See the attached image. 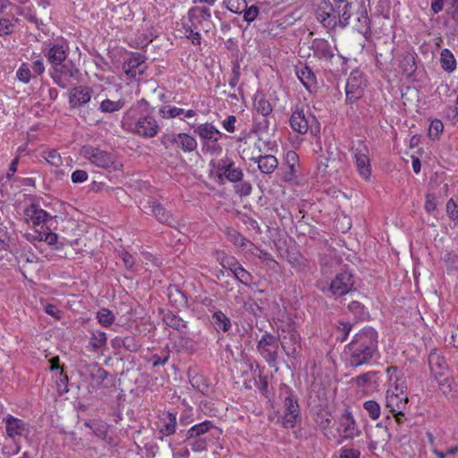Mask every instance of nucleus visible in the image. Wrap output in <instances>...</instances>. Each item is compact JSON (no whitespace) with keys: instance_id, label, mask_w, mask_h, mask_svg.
<instances>
[{"instance_id":"1","label":"nucleus","mask_w":458,"mask_h":458,"mask_svg":"<svg viewBox=\"0 0 458 458\" xmlns=\"http://www.w3.org/2000/svg\"><path fill=\"white\" fill-rule=\"evenodd\" d=\"M377 331L367 327L354 335L345 346V353L352 367H360L370 362L378 349Z\"/></svg>"},{"instance_id":"2","label":"nucleus","mask_w":458,"mask_h":458,"mask_svg":"<svg viewBox=\"0 0 458 458\" xmlns=\"http://www.w3.org/2000/svg\"><path fill=\"white\" fill-rule=\"evenodd\" d=\"M122 128L144 139L156 137L161 126L154 114L138 112L137 108L128 109L122 118Z\"/></svg>"},{"instance_id":"3","label":"nucleus","mask_w":458,"mask_h":458,"mask_svg":"<svg viewBox=\"0 0 458 458\" xmlns=\"http://www.w3.org/2000/svg\"><path fill=\"white\" fill-rule=\"evenodd\" d=\"M222 431L212 421L205 420L196 424L188 429L185 441L195 453H200L208 449V445L214 439H218Z\"/></svg>"},{"instance_id":"4","label":"nucleus","mask_w":458,"mask_h":458,"mask_svg":"<svg viewBox=\"0 0 458 458\" xmlns=\"http://www.w3.org/2000/svg\"><path fill=\"white\" fill-rule=\"evenodd\" d=\"M279 398L283 402L284 414L281 423L287 429L293 428L301 420V409L297 395L286 384L279 386Z\"/></svg>"},{"instance_id":"5","label":"nucleus","mask_w":458,"mask_h":458,"mask_svg":"<svg viewBox=\"0 0 458 458\" xmlns=\"http://www.w3.org/2000/svg\"><path fill=\"white\" fill-rule=\"evenodd\" d=\"M81 155L99 168L109 172L122 170L123 164L117 160L116 155L113 152L89 145L82 148Z\"/></svg>"},{"instance_id":"6","label":"nucleus","mask_w":458,"mask_h":458,"mask_svg":"<svg viewBox=\"0 0 458 458\" xmlns=\"http://www.w3.org/2000/svg\"><path fill=\"white\" fill-rule=\"evenodd\" d=\"M49 75L54 82L62 89H67L78 83L81 79L80 69L72 60H66L49 69Z\"/></svg>"},{"instance_id":"7","label":"nucleus","mask_w":458,"mask_h":458,"mask_svg":"<svg viewBox=\"0 0 458 458\" xmlns=\"http://www.w3.org/2000/svg\"><path fill=\"white\" fill-rule=\"evenodd\" d=\"M289 123L293 131L300 134H306L310 131L311 135L317 137L320 133V125L317 118L303 107L296 106Z\"/></svg>"},{"instance_id":"8","label":"nucleus","mask_w":458,"mask_h":458,"mask_svg":"<svg viewBox=\"0 0 458 458\" xmlns=\"http://www.w3.org/2000/svg\"><path fill=\"white\" fill-rule=\"evenodd\" d=\"M278 348V338L268 332H265L257 344V350L259 353L265 359L270 367L276 366Z\"/></svg>"},{"instance_id":"9","label":"nucleus","mask_w":458,"mask_h":458,"mask_svg":"<svg viewBox=\"0 0 458 458\" xmlns=\"http://www.w3.org/2000/svg\"><path fill=\"white\" fill-rule=\"evenodd\" d=\"M365 86L366 80L362 72L360 70L352 71L345 86L346 103L352 105L359 100L363 96Z\"/></svg>"},{"instance_id":"10","label":"nucleus","mask_w":458,"mask_h":458,"mask_svg":"<svg viewBox=\"0 0 458 458\" xmlns=\"http://www.w3.org/2000/svg\"><path fill=\"white\" fill-rule=\"evenodd\" d=\"M338 0L332 4L329 0H322L316 11L317 20L327 29H335L338 26L337 8Z\"/></svg>"},{"instance_id":"11","label":"nucleus","mask_w":458,"mask_h":458,"mask_svg":"<svg viewBox=\"0 0 458 458\" xmlns=\"http://www.w3.org/2000/svg\"><path fill=\"white\" fill-rule=\"evenodd\" d=\"M216 169V176L223 180L225 178L231 182H239L243 177L242 170L235 166L234 162L228 157L219 159L216 164L213 161L210 163Z\"/></svg>"},{"instance_id":"12","label":"nucleus","mask_w":458,"mask_h":458,"mask_svg":"<svg viewBox=\"0 0 458 458\" xmlns=\"http://www.w3.org/2000/svg\"><path fill=\"white\" fill-rule=\"evenodd\" d=\"M146 59L145 55L141 53H131L123 64V70L127 77L134 81H140L147 69Z\"/></svg>"},{"instance_id":"13","label":"nucleus","mask_w":458,"mask_h":458,"mask_svg":"<svg viewBox=\"0 0 458 458\" xmlns=\"http://www.w3.org/2000/svg\"><path fill=\"white\" fill-rule=\"evenodd\" d=\"M353 275L350 271L344 270L338 273L332 280L329 291L334 296L341 297L351 292L353 288Z\"/></svg>"},{"instance_id":"14","label":"nucleus","mask_w":458,"mask_h":458,"mask_svg":"<svg viewBox=\"0 0 458 458\" xmlns=\"http://www.w3.org/2000/svg\"><path fill=\"white\" fill-rule=\"evenodd\" d=\"M278 342L289 358L295 359L297 357L301 347V338L295 328H290L284 335H280Z\"/></svg>"},{"instance_id":"15","label":"nucleus","mask_w":458,"mask_h":458,"mask_svg":"<svg viewBox=\"0 0 458 458\" xmlns=\"http://www.w3.org/2000/svg\"><path fill=\"white\" fill-rule=\"evenodd\" d=\"M69 45L66 40L60 39L49 44V47L44 52L51 67L68 60Z\"/></svg>"},{"instance_id":"16","label":"nucleus","mask_w":458,"mask_h":458,"mask_svg":"<svg viewBox=\"0 0 458 458\" xmlns=\"http://www.w3.org/2000/svg\"><path fill=\"white\" fill-rule=\"evenodd\" d=\"M5 423V430L8 437L15 440L16 437H28L30 433V425L21 419L8 414L3 420Z\"/></svg>"},{"instance_id":"17","label":"nucleus","mask_w":458,"mask_h":458,"mask_svg":"<svg viewBox=\"0 0 458 458\" xmlns=\"http://www.w3.org/2000/svg\"><path fill=\"white\" fill-rule=\"evenodd\" d=\"M188 18L194 29H205L208 31L211 25V12L208 7L196 6L188 12Z\"/></svg>"},{"instance_id":"18","label":"nucleus","mask_w":458,"mask_h":458,"mask_svg":"<svg viewBox=\"0 0 458 458\" xmlns=\"http://www.w3.org/2000/svg\"><path fill=\"white\" fill-rule=\"evenodd\" d=\"M428 365L430 372L439 386H445L443 383L446 380L448 373L447 364L444 357L436 352H432L428 355Z\"/></svg>"},{"instance_id":"19","label":"nucleus","mask_w":458,"mask_h":458,"mask_svg":"<svg viewBox=\"0 0 458 458\" xmlns=\"http://www.w3.org/2000/svg\"><path fill=\"white\" fill-rule=\"evenodd\" d=\"M338 432L342 440L352 439L360 435V430L357 428L353 415L349 410H345L342 414Z\"/></svg>"},{"instance_id":"20","label":"nucleus","mask_w":458,"mask_h":458,"mask_svg":"<svg viewBox=\"0 0 458 458\" xmlns=\"http://www.w3.org/2000/svg\"><path fill=\"white\" fill-rule=\"evenodd\" d=\"M310 49L313 51L315 57L327 63H331L335 56L334 47L325 38H314L311 42Z\"/></svg>"},{"instance_id":"21","label":"nucleus","mask_w":458,"mask_h":458,"mask_svg":"<svg viewBox=\"0 0 458 458\" xmlns=\"http://www.w3.org/2000/svg\"><path fill=\"white\" fill-rule=\"evenodd\" d=\"M92 89L86 86H77L69 92V104L72 108H78L89 102Z\"/></svg>"},{"instance_id":"22","label":"nucleus","mask_w":458,"mask_h":458,"mask_svg":"<svg viewBox=\"0 0 458 458\" xmlns=\"http://www.w3.org/2000/svg\"><path fill=\"white\" fill-rule=\"evenodd\" d=\"M158 432L163 437H169L175 433L177 422L176 413L163 411L158 416Z\"/></svg>"},{"instance_id":"23","label":"nucleus","mask_w":458,"mask_h":458,"mask_svg":"<svg viewBox=\"0 0 458 458\" xmlns=\"http://www.w3.org/2000/svg\"><path fill=\"white\" fill-rule=\"evenodd\" d=\"M148 208L150 209V212L158 222L170 226L176 223V220L173 215L167 211L159 202L153 199L148 200Z\"/></svg>"},{"instance_id":"24","label":"nucleus","mask_w":458,"mask_h":458,"mask_svg":"<svg viewBox=\"0 0 458 458\" xmlns=\"http://www.w3.org/2000/svg\"><path fill=\"white\" fill-rule=\"evenodd\" d=\"M23 215L26 221L28 223L31 222L33 225H39L52 217L47 211L35 204L27 207L24 209Z\"/></svg>"},{"instance_id":"25","label":"nucleus","mask_w":458,"mask_h":458,"mask_svg":"<svg viewBox=\"0 0 458 458\" xmlns=\"http://www.w3.org/2000/svg\"><path fill=\"white\" fill-rule=\"evenodd\" d=\"M296 75L309 92L317 88V78L311 68L307 65L296 67Z\"/></svg>"},{"instance_id":"26","label":"nucleus","mask_w":458,"mask_h":458,"mask_svg":"<svg viewBox=\"0 0 458 458\" xmlns=\"http://www.w3.org/2000/svg\"><path fill=\"white\" fill-rule=\"evenodd\" d=\"M250 160L258 164L259 171L266 174H272L278 166L276 157L270 154L252 157Z\"/></svg>"},{"instance_id":"27","label":"nucleus","mask_w":458,"mask_h":458,"mask_svg":"<svg viewBox=\"0 0 458 458\" xmlns=\"http://www.w3.org/2000/svg\"><path fill=\"white\" fill-rule=\"evenodd\" d=\"M407 394L400 395L398 393L387 391L386 394V407L389 408L390 413L398 412L404 411L408 404Z\"/></svg>"},{"instance_id":"28","label":"nucleus","mask_w":458,"mask_h":458,"mask_svg":"<svg viewBox=\"0 0 458 458\" xmlns=\"http://www.w3.org/2000/svg\"><path fill=\"white\" fill-rule=\"evenodd\" d=\"M225 233L228 240L236 247L248 250L251 253H253L251 249H258L253 242L232 227L226 228Z\"/></svg>"},{"instance_id":"29","label":"nucleus","mask_w":458,"mask_h":458,"mask_svg":"<svg viewBox=\"0 0 458 458\" xmlns=\"http://www.w3.org/2000/svg\"><path fill=\"white\" fill-rule=\"evenodd\" d=\"M194 132L204 141H218L222 133L208 123L199 124L194 129Z\"/></svg>"},{"instance_id":"30","label":"nucleus","mask_w":458,"mask_h":458,"mask_svg":"<svg viewBox=\"0 0 458 458\" xmlns=\"http://www.w3.org/2000/svg\"><path fill=\"white\" fill-rule=\"evenodd\" d=\"M337 8V22L341 28H345L350 23V18L352 14L354 5L352 3H349L347 0H338Z\"/></svg>"},{"instance_id":"31","label":"nucleus","mask_w":458,"mask_h":458,"mask_svg":"<svg viewBox=\"0 0 458 458\" xmlns=\"http://www.w3.org/2000/svg\"><path fill=\"white\" fill-rule=\"evenodd\" d=\"M210 323L217 332L227 333L232 328L230 318L220 310H215L212 313Z\"/></svg>"},{"instance_id":"32","label":"nucleus","mask_w":458,"mask_h":458,"mask_svg":"<svg viewBox=\"0 0 458 458\" xmlns=\"http://www.w3.org/2000/svg\"><path fill=\"white\" fill-rule=\"evenodd\" d=\"M167 297L169 301L177 308H186L188 306V298L178 286L170 284L167 288Z\"/></svg>"},{"instance_id":"33","label":"nucleus","mask_w":458,"mask_h":458,"mask_svg":"<svg viewBox=\"0 0 458 458\" xmlns=\"http://www.w3.org/2000/svg\"><path fill=\"white\" fill-rule=\"evenodd\" d=\"M357 13L359 16L357 17L358 24L356 25V30L364 36L370 35V20L368 16L367 10L363 5H360Z\"/></svg>"},{"instance_id":"34","label":"nucleus","mask_w":458,"mask_h":458,"mask_svg":"<svg viewBox=\"0 0 458 458\" xmlns=\"http://www.w3.org/2000/svg\"><path fill=\"white\" fill-rule=\"evenodd\" d=\"M175 144L184 152H192L197 148V140L188 133H177Z\"/></svg>"},{"instance_id":"35","label":"nucleus","mask_w":458,"mask_h":458,"mask_svg":"<svg viewBox=\"0 0 458 458\" xmlns=\"http://www.w3.org/2000/svg\"><path fill=\"white\" fill-rule=\"evenodd\" d=\"M163 320L168 327L180 333H186L187 331V322L172 312L165 314Z\"/></svg>"},{"instance_id":"36","label":"nucleus","mask_w":458,"mask_h":458,"mask_svg":"<svg viewBox=\"0 0 458 458\" xmlns=\"http://www.w3.org/2000/svg\"><path fill=\"white\" fill-rule=\"evenodd\" d=\"M254 108L255 110L262 114L267 116L273 111L271 103L266 98L263 94H256L254 98Z\"/></svg>"},{"instance_id":"37","label":"nucleus","mask_w":458,"mask_h":458,"mask_svg":"<svg viewBox=\"0 0 458 458\" xmlns=\"http://www.w3.org/2000/svg\"><path fill=\"white\" fill-rule=\"evenodd\" d=\"M440 64L443 70L452 72L456 69V60L453 53L445 48L440 53Z\"/></svg>"},{"instance_id":"38","label":"nucleus","mask_w":458,"mask_h":458,"mask_svg":"<svg viewBox=\"0 0 458 458\" xmlns=\"http://www.w3.org/2000/svg\"><path fill=\"white\" fill-rule=\"evenodd\" d=\"M400 68L405 75L411 76L417 69L414 55L410 53L403 55L400 62Z\"/></svg>"},{"instance_id":"39","label":"nucleus","mask_w":458,"mask_h":458,"mask_svg":"<svg viewBox=\"0 0 458 458\" xmlns=\"http://www.w3.org/2000/svg\"><path fill=\"white\" fill-rule=\"evenodd\" d=\"M125 105L123 99L114 101L111 99H104L99 105V111L102 113H114L120 111Z\"/></svg>"},{"instance_id":"40","label":"nucleus","mask_w":458,"mask_h":458,"mask_svg":"<svg viewBox=\"0 0 458 458\" xmlns=\"http://www.w3.org/2000/svg\"><path fill=\"white\" fill-rule=\"evenodd\" d=\"M106 335L102 331H93L89 339V346L91 350L97 352L106 346Z\"/></svg>"},{"instance_id":"41","label":"nucleus","mask_w":458,"mask_h":458,"mask_svg":"<svg viewBox=\"0 0 458 458\" xmlns=\"http://www.w3.org/2000/svg\"><path fill=\"white\" fill-rule=\"evenodd\" d=\"M184 114V109L171 106H162L158 114L164 119L174 118Z\"/></svg>"},{"instance_id":"42","label":"nucleus","mask_w":458,"mask_h":458,"mask_svg":"<svg viewBox=\"0 0 458 458\" xmlns=\"http://www.w3.org/2000/svg\"><path fill=\"white\" fill-rule=\"evenodd\" d=\"M355 162H356V167H357V170H358L360 175L366 180L369 179L370 174H371L369 157L356 158Z\"/></svg>"},{"instance_id":"43","label":"nucleus","mask_w":458,"mask_h":458,"mask_svg":"<svg viewBox=\"0 0 458 458\" xmlns=\"http://www.w3.org/2000/svg\"><path fill=\"white\" fill-rule=\"evenodd\" d=\"M364 410L368 412L369 418L372 420H376L380 417L381 409L380 405L377 402L374 400L366 401L363 403Z\"/></svg>"},{"instance_id":"44","label":"nucleus","mask_w":458,"mask_h":458,"mask_svg":"<svg viewBox=\"0 0 458 458\" xmlns=\"http://www.w3.org/2000/svg\"><path fill=\"white\" fill-rule=\"evenodd\" d=\"M122 344L123 348L130 352H136L141 347L140 340L135 335H126L123 337Z\"/></svg>"},{"instance_id":"45","label":"nucleus","mask_w":458,"mask_h":458,"mask_svg":"<svg viewBox=\"0 0 458 458\" xmlns=\"http://www.w3.org/2000/svg\"><path fill=\"white\" fill-rule=\"evenodd\" d=\"M17 79L25 84L29 83L30 79L33 77L30 64L28 63H22L16 72Z\"/></svg>"},{"instance_id":"46","label":"nucleus","mask_w":458,"mask_h":458,"mask_svg":"<svg viewBox=\"0 0 458 458\" xmlns=\"http://www.w3.org/2000/svg\"><path fill=\"white\" fill-rule=\"evenodd\" d=\"M97 318L98 322L103 327H109L111 326L114 321V315L113 312L107 309H102L100 310L98 314Z\"/></svg>"},{"instance_id":"47","label":"nucleus","mask_w":458,"mask_h":458,"mask_svg":"<svg viewBox=\"0 0 458 458\" xmlns=\"http://www.w3.org/2000/svg\"><path fill=\"white\" fill-rule=\"evenodd\" d=\"M378 374L377 371H368L352 378L358 387H363L371 382Z\"/></svg>"},{"instance_id":"48","label":"nucleus","mask_w":458,"mask_h":458,"mask_svg":"<svg viewBox=\"0 0 458 458\" xmlns=\"http://www.w3.org/2000/svg\"><path fill=\"white\" fill-rule=\"evenodd\" d=\"M13 21L16 22L18 21V19H13V20H10L8 18H1L0 19V36H7V35H11L13 30H14V28H15V23L13 22Z\"/></svg>"},{"instance_id":"49","label":"nucleus","mask_w":458,"mask_h":458,"mask_svg":"<svg viewBox=\"0 0 458 458\" xmlns=\"http://www.w3.org/2000/svg\"><path fill=\"white\" fill-rule=\"evenodd\" d=\"M246 0H224L226 8L234 13H242L246 8Z\"/></svg>"},{"instance_id":"50","label":"nucleus","mask_w":458,"mask_h":458,"mask_svg":"<svg viewBox=\"0 0 458 458\" xmlns=\"http://www.w3.org/2000/svg\"><path fill=\"white\" fill-rule=\"evenodd\" d=\"M348 310L358 319H364L367 315L364 306L357 301H352V302H350L348 304Z\"/></svg>"},{"instance_id":"51","label":"nucleus","mask_w":458,"mask_h":458,"mask_svg":"<svg viewBox=\"0 0 458 458\" xmlns=\"http://www.w3.org/2000/svg\"><path fill=\"white\" fill-rule=\"evenodd\" d=\"M299 157L294 151H288L285 156V163L289 168V174L294 176L296 174V165H298Z\"/></svg>"},{"instance_id":"52","label":"nucleus","mask_w":458,"mask_h":458,"mask_svg":"<svg viewBox=\"0 0 458 458\" xmlns=\"http://www.w3.org/2000/svg\"><path fill=\"white\" fill-rule=\"evenodd\" d=\"M234 276L243 284L248 285L252 279V276L242 265L237 266L233 271Z\"/></svg>"},{"instance_id":"53","label":"nucleus","mask_w":458,"mask_h":458,"mask_svg":"<svg viewBox=\"0 0 458 458\" xmlns=\"http://www.w3.org/2000/svg\"><path fill=\"white\" fill-rule=\"evenodd\" d=\"M352 151L354 155V158H367L369 157V148L368 146L361 140H358L356 144L352 146Z\"/></svg>"},{"instance_id":"54","label":"nucleus","mask_w":458,"mask_h":458,"mask_svg":"<svg viewBox=\"0 0 458 458\" xmlns=\"http://www.w3.org/2000/svg\"><path fill=\"white\" fill-rule=\"evenodd\" d=\"M185 30L186 38L191 41V43L195 46H199L201 43V37L199 31H195L197 29H194L192 24L190 26L183 25Z\"/></svg>"},{"instance_id":"55","label":"nucleus","mask_w":458,"mask_h":458,"mask_svg":"<svg viewBox=\"0 0 458 458\" xmlns=\"http://www.w3.org/2000/svg\"><path fill=\"white\" fill-rule=\"evenodd\" d=\"M352 325L349 322L340 321L338 323L337 331L340 334L336 339L341 343L344 342L352 330Z\"/></svg>"},{"instance_id":"56","label":"nucleus","mask_w":458,"mask_h":458,"mask_svg":"<svg viewBox=\"0 0 458 458\" xmlns=\"http://www.w3.org/2000/svg\"><path fill=\"white\" fill-rule=\"evenodd\" d=\"M44 157L47 163L55 167L60 166L63 163L60 154L55 149L46 151Z\"/></svg>"},{"instance_id":"57","label":"nucleus","mask_w":458,"mask_h":458,"mask_svg":"<svg viewBox=\"0 0 458 458\" xmlns=\"http://www.w3.org/2000/svg\"><path fill=\"white\" fill-rule=\"evenodd\" d=\"M289 262L295 269L305 271L308 268L307 259L300 254L291 256L289 258Z\"/></svg>"},{"instance_id":"58","label":"nucleus","mask_w":458,"mask_h":458,"mask_svg":"<svg viewBox=\"0 0 458 458\" xmlns=\"http://www.w3.org/2000/svg\"><path fill=\"white\" fill-rule=\"evenodd\" d=\"M242 13H243L244 21L250 23L255 21L258 17L259 13V8L255 4L248 6V4L246 3V8Z\"/></svg>"},{"instance_id":"59","label":"nucleus","mask_w":458,"mask_h":458,"mask_svg":"<svg viewBox=\"0 0 458 458\" xmlns=\"http://www.w3.org/2000/svg\"><path fill=\"white\" fill-rule=\"evenodd\" d=\"M93 434L103 440H106L108 435V427L106 423L98 420L93 427Z\"/></svg>"},{"instance_id":"60","label":"nucleus","mask_w":458,"mask_h":458,"mask_svg":"<svg viewBox=\"0 0 458 458\" xmlns=\"http://www.w3.org/2000/svg\"><path fill=\"white\" fill-rule=\"evenodd\" d=\"M444 125L440 120H434L431 122L428 129V136L435 140L437 139L442 132Z\"/></svg>"},{"instance_id":"61","label":"nucleus","mask_w":458,"mask_h":458,"mask_svg":"<svg viewBox=\"0 0 458 458\" xmlns=\"http://www.w3.org/2000/svg\"><path fill=\"white\" fill-rule=\"evenodd\" d=\"M446 213L453 222L458 219V204L453 199H450L446 203Z\"/></svg>"},{"instance_id":"62","label":"nucleus","mask_w":458,"mask_h":458,"mask_svg":"<svg viewBox=\"0 0 458 458\" xmlns=\"http://www.w3.org/2000/svg\"><path fill=\"white\" fill-rule=\"evenodd\" d=\"M131 108H137L138 112L154 114V107L145 99L138 100Z\"/></svg>"},{"instance_id":"63","label":"nucleus","mask_w":458,"mask_h":458,"mask_svg":"<svg viewBox=\"0 0 458 458\" xmlns=\"http://www.w3.org/2000/svg\"><path fill=\"white\" fill-rule=\"evenodd\" d=\"M340 458H360V452L358 449L344 446L340 449Z\"/></svg>"},{"instance_id":"64","label":"nucleus","mask_w":458,"mask_h":458,"mask_svg":"<svg viewBox=\"0 0 458 458\" xmlns=\"http://www.w3.org/2000/svg\"><path fill=\"white\" fill-rule=\"evenodd\" d=\"M252 186L249 182H241L235 186V191L241 196H249L251 193Z\"/></svg>"}]
</instances>
